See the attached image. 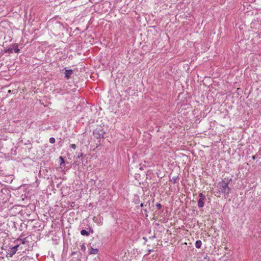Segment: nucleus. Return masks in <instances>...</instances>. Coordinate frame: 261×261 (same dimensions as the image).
<instances>
[{
  "label": "nucleus",
  "instance_id": "1",
  "mask_svg": "<svg viewBox=\"0 0 261 261\" xmlns=\"http://www.w3.org/2000/svg\"><path fill=\"white\" fill-rule=\"evenodd\" d=\"M228 181L224 180L220 181L218 184V193L224 194V196H228L230 192L231 189L228 187Z\"/></svg>",
  "mask_w": 261,
  "mask_h": 261
},
{
  "label": "nucleus",
  "instance_id": "2",
  "mask_svg": "<svg viewBox=\"0 0 261 261\" xmlns=\"http://www.w3.org/2000/svg\"><path fill=\"white\" fill-rule=\"evenodd\" d=\"M105 132L101 128H97L93 131V135L96 139L103 138Z\"/></svg>",
  "mask_w": 261,
  "mask_h": 261
},
{
  "label": "nucleus",
  "instance_id": "3",
  "mask_svg": "<svg viewBox=\"0 0 261 261\" xmlns=\"http://www.w3.org/2000/svg\"><path fill=\"white\" fill-rule=\"evenodd\" d=\"M199 199L198 200V206L199 208H202L204 206V201L206 199L205 196L202 193L199 194Z\"/></svg>",
  "mask_w": 261,
  "mask_h": 261
},
{
  "label": "nucleus",
  "instance_id": "4",
  "mask_svg": "<svg viewBox=\"0 0 261 261\" xmlns=\"http://www.w3.org/2000/svg\"><path fill=\"white\" fill-rule=\"evenodd\" d=\"M65 77L67 79L70 78L71 75L73 74V70L71 69L65 70Z\"/></svg>",
  "mask_w": 261,
  "mask_h": 261
},
{
  "label": "nucleus",
  "instance_id": "5",
  "mask_svg": "<svg viewBox=\"0 0 261 261\" xmlns=\"http://www.w3.org/2000/svg\"><path fill=\"white\" fill-rule=\"evenodd\" d=\"M16 251L12 247L10 248V250H9V252H7V254L6 256L7 257H12L15 253Z\"/></svg>",
  "mask_w": 261,
  "mask_h": 261
},
{
  "label": "nucleus",
  "instance_id": "6",
  "mask_svg": "<svg viewBox=\"0 0 261 261\" xmlns=\"http://www.w3.org/2000/svg\"><path fill=\"white\" fill-rule=\"evenodd\" d=\"M98 249L94 248L91 247L89 248V254H96L98 253Z\"/></svg>",
  "mask_w": 261,
  "mask_h": 261
},
{
  "label": "nucleus",
  "instance_id": "7",
  "mask_svg": "<svg viewBox=\"0 0 261 261\" xmlns=\"http://www.w3.org/2000/svg\"><path fill=\"white\" fill-rule=\"evenodd\" d=\"M13 50L15 53H18L20 51V49L18 48V46L16 44H13Z\"/></svg>",
  "mask_w": 261,
  "mask_h": 261
},
{
  "label": "nucleus",
  "instance_id": "8",
  "mask_svg": "<svg viewBox=\"0 0 261 261\" xmlns=\"http://www.w3.org/2000/svg\"><path fill=\"white\" fill-rule=\"evenodd\" d=\"M81 234L82 235V236H89L90 235V233L89 232H88L87 231H86V230L85 229H82L81 231Z\"/></svg>",
  "mask_w": 261,
  "mask_h": 261
},
{
  "label": "nucleus",
  "instance_id": "9",
  "mask_svg": "<svg viewBox=\"0 0 261 261\" xmlns=\"http://www.w3.org/2000/svg\"><path fill=\"white\" fill-rule=\"evenodd\" d=\"M202 242L200 240H198L195 243V246L197 248H200L201 246Z\"/></svg>",
  "mask_w": 261,
  "mask_h": 261
},
{
  "label": "nucleus",
  "instance_id": "10",
  "mask_svg": "<svg viewBox=\"0 0 261 261\" xmlns=\"http://www.w3.org/2000/svg\"><path fill=\"white\" fill-rule=\"evenodd\" d=\"M13 51V47H9L5 50V53L9 54H12Z\"/></svg>",
  "mask_w": 261,
  "mask_h": 261
},
{
  "label": "nucleus",
  "instance_id": "11",
  "mask_svg": "<svg viewBox=\"0 0 261 261\" xmlns=\"http://www.w3.org/2000/svg\"><path fill=\"white\" fill-rule=\"evenodd\" d=\"M178 179V176H173L172 178V181L174 183V184H175L177 182V180Z\"/></svg>",
  "mask_w": 261,
  "mask_h": 261
},
{
  "label": "nucleus",
  "instance_id": "12",
  "mask_svg": "<svg viewBox=\"0 0 261 261\" xmlns=\"http://www.w3.org/2000/svg\"><path fill=\"white\" fill-rule=\"evenodd\" d=\"M81 250H82L83 252H85V251H86V246H85V244H83L81 246Z\"/></svg>",
  "mask_w": 261,
  "mask_h": 261
},
{
  "label": "nucleus",
  "instance_id": "13",
  "mask_svg": "<svg viewBox=\"0 0 261 261\" xmlns=\"http://www.w3.org/2000/svg\"><path fill=\"white\" fill-rule=\"evenodd\" d=\"M49 142H50V143L53 144V143H54L55 142L56 140H55V138H54V137H51V138H50V139H49Z\"/></svg>",
  "mask_w": 261,
  "mask_h": 261
},
{
  "label": "nucleus",
  "instance_id": "14",
  "mask_svg": "<svg viewBox=\"0 0 261 261\" xmlns=\"http://www.w3.org/2000/svg\"><path fill=\"white\" fill-rule=\"evenodd\" d=\"M60 160L61 161L60 165H61L62 164H64L65 163L64 160L62 156L60 157Z\"/></svg>",
  "mask_w": 261,
  "mask_h": 261
},
{
  "label": "nucleus",
  "instance_id": "15",
  "mask_svg": "<svg viewBox=\"0 0 261 261\" xmlns=\"http://www.w3.org/2000/svg\"><path fill=\"white\" fill-rule=\"evenodd\" d=\"M134 202L136 204H138L139 203V197L137 196V198L134 199Z\"/></svg>",
  "mask_w": 261,
  "mask_h": 261
},
{
  "label": "nucleus",
  "instance_id": "16",
  "mask_svg": "<svg viewBox=\"0 0 261 261\" xmlns=\"http://www.w3.org/2000/svg\"><path fill=\"white\" fill-rule=\"evenodd\" d=\"M25 240H26V238H24L23 239H20V240L21 241L22 244H25L27 243V241Z\"/></svg>",
  "mask_w": 261,
  "mask_h": 261
},
{
  "label": "nucleus",
  "instance_id": "17",
  "mask_svg": "<svg viewBox=\"0 0 261 261\" xmlns=\"http://www.w3.org/2000/svg\"><path fill=\"white\" fill-rule=\"evenodd\" d=\"M156 206L158 208V209H159V210H160V209H161V207H162V205L160 203H157L156 204Z\"/></svg>",
  "mask_w": 261,
  "mask_h": 261
},
{
  "label": "nucleus",
  "instance_id": "18",
  "mask_svg": "<svg viewBox=\"0 0 261 261\" xmlns=\"http://www.w3.org/2000/svg\"><path fill=\"white\" fill-rule=\"evenodd\" d=\"M19 246V245H16V246H15L13 247L12 248H13V249H14L16 251H17V250H18V248Z\"/></svg>",
  "mask_w": 261,
  "mask_h": 261
},
{
  "label": "nucleus",
  "instance_id": "19",
  "mask_svg": "<svg viewBox=\"0 0 261 261\" xmlns=\"http://www.w3.org/2000/svg\"><path fill=\"white\" fill-rule=\"evenodd\" d=\"M70 147L73 149H75L76 148V146L75 144H71Z\"/></svg>",
  "mask_w": 261,
  "mask_h": 261
},
{
  "label": "nucleus",
  "instance_id": "20",
  "mask_svg": "<svg viewBox=\"0 0 261 261\" xmlns=\"http://www.w3.org/2000/svg\"><path fill=\"white\" fill-rule=\"evenodd\" d=\"M83 154H83V153H82V152L80 153L77 155V158H80L82 157V156H83Z\"/></svg>",
  "mask_w": 261,
  "mask_h": 261
},
{
  "label": "nucleus",
  "instance_id": "21",
  "mask_svg": "<svg viewBox=\"0 0 261 261\" xmlns=\"http://www.w3.org/2000/svg\"><path fill=\"white\" fill-rule=\"evenodd\" d=\"M147 204H148V205H150V201H149V200H148L146 202V204H145V206H147Z\"/></svg>",
  "mask_w": 261,
  "mask_h": 261
},
{
  "label": "nucleus",
  "instance_id": "22",
  "mask_svg": "<svg viewBox=\"0 0 261 261\" xmlns=\"http://www.w3.org/2000/svg\"><path fill=\"white\" fill-rule=\"evenodd\" d=\"M144 206H145V204H144L143 203H141L140 204V207H143Z\"/></svg>",
  "mask_w": 261,
  "mask_h": 261
},
{
  "label": "nucleus",
  "instance_id": "23",
  "mask_svg": "<svg viewBox=\"0 0 261 261\" xmlns=\"http://www.w3.org/2000/svg\"><path fill=\"white\" fill-rule=\"evenodd\" d=\"M90 231L92 233H93V230L91 228H89Z\"/></svg>",
  "mask_w": 261,
  "mask_h": 261
},
{
  "label": "nucleus",
  "instance_id": "24",
  "mask_svg": "<svg viewBox=\"0 0 261 261\" xmlns=\"http://www.w3.org/2000/svg\"><path fill=\"white\" fill-rule=\"evenodd\" d=\"M252 158L253 160H255L256 159L255 155H253Z\"/></svg>",
  "mask_w": 261,
  "mask_h": 261
},
{
  "label": "nucleus",
  "instance_id": "25",
  "mask_svg": "<svg viewBox=\"0 0 261 261\" xmlns=\"http://www.w3.org/2000/svg\"><path fill=\"white\" fill-rule=\"evenodd\" d=\"M143 210H144V211L145 212H146V213H147V212H147V210H146V209H145H145H144Z\"/></svg>",
  "mask_w": 261,
  "mask_h": 261
},
{
  "label": "nucleus",
  "instance_id": "26",
  "mask_svg": "<svg viewBox=\"0 0 261 261\" xmlns=\"http://www.w3.org/2000/svg\"><path fill=\"white\" fill-rule=\"evenodd\" d=\"M95 217H94L93 220L94 222H96V220H95Z\"/></svg>",
  "mask_w": 261,
  "mask_h": 261
},
{
  "label": "nucleus",
  "instance_id": "27",
  "mask_svg": "<svg viewBox=\"0 0 261 261\" xmlns=\"http://www.w3.org/2000/svg\"><path fill=\"white\" fill-rule=\"evenodd\" d=\"M95 217H94L93 220L94 222H96V220H95Z\"/></svg>",
  "mask_w": 261,
  "mask_h": 261
},
{
  "label": "nucleus",
  "instance_id": "28",
  "mask_svg": "<svg viewBox=\"0 0 261 261\" xmlns=\"http://www.w3.org/2000/svg\"><path fill=\"white\" fill-rule=\"evenodd\" d=\"M95 217H94L93 220L94 222H96V220H95Z\"/></svg>",
  "mask_w": 261,
  "mask_h": 261
},
{
  "label": "nucleus",
  "instance_id": "29",
  "mask_svg": "<svg viewBox=\"0 0 261 261\" xmlns=\"http://www.w3.org/2000/svg\"><path fill=\"white\" fill-rule=\"evenodd\" d=\"M95 217H94L93 220L94 222H96V220H95Z\"/></svg>",
  "mask_w": 261,
  "mask_h": 261
},
{
  "label": "nucleus",
  "instance_id": "30",
  "mask_svg": "<svg viewBox=\"0 0 261 261\" xmlns=\"http://www.w3.org/2000/svg\"><path fill=\"white\" fill-rule=\"evenodd\" d=\"M144 240H146V238L145 237H143Z\"/></svg>",
  "mask_w": 261,
  "mask_h": 261
},
{
  "label": "nucleus",
  "instance_id": "31",
  "mask_svg": "<svg viewBox=\"0 0 261 261\" xmlns=\"http://www.w3.org/2000/svg\"><path fill=\"white\" fill-rule=\"evenodd\" d=\"M144 240H146V238L145 237H143Z\"/></svg>",
  "mask_w": 261,
  "mask_h": 261
}]
</instances>
